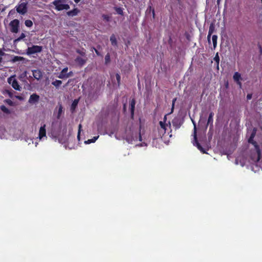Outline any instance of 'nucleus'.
Wrapping results in <instances>:
<instances>
[{"label":"nucleus","mask_w":262,"mask_h":262,"mask_svg":"<svg viewBox=\"0 0 262 262\" xmlns=\"http://www.w3.org/2000/svg\"><path fill=\"white\" fill-rule=\"evenodd\" d=\"M235 82L237 83V84L239 86V88H241L242 84L241 80L238 81H235Z\"/></svg>","instance_id":"nucleus-42"},{"label":"nucleus","mask_w":262,"mask_h":262,"mask_svg":"<svg viewBox=\"0 0 262 262\" xmlns=\"http://www.w3.org/2000/svg\"><path fill=\"white\" fill-rule=\"evenodd\" d=\"M25 25L28 27H31L33 26V22L29 19L26 20L25 21Z\"/></svg>","instance_id":"nucleus-32"},{"label":"nucleus","mask_w":262,"mask_h":262,"mask_svg":"<svg viewBox=\"0 0 262 262\" xmlns=\"http://www.w3.org/2000/svg\"><path fill=\"white\" fill-rule=\"evenodd\" d=\"M46 136V125L43 124V126H41L39 131V138L42 139L43 137Z\"/></svg>","instance_id":"nucleus-15"},{"label":"nucleus","mask_w":262,"mask_h":262,"mask_svg":"<svg viewBox=\"0 0 262 262\" xmlns=\"http://www.w3.org/2000/svg\"><path fill=\"white\" fill-rule=\"evenodd\" d=\"M17 12L22 15H24L27 12V3H21L16 7Z\"/></svg>","instance_id":"nucleus-7"},{"label":"nucleus","mask_w":262,"mask_h":262,"mask_svg":"<svg viewBox=\"0 0 262 262\" xmlns=\"http://www.w3.org/2000/svg\"><path fill=\"white\" fill-rule=\"evenodd\" d=\"M8 82L11 84L14 89L17 91H20L21 87L17 80L14 77H10L8 79Z\"/></svg>","instance_id":"nucleus-8"},{"label":"nucleus","mask_w":262,"mask_h":262,"mask_svg":"<svg viewBox=\"0 0 262 262\" xmlns=\"http://www.w3.org/2000/svg\"><path fill=\"white\" fill-rule=\"evenodd\" d=\"M152 14H153V16L154 17V16H155V11H154V9H153V10H152Z\"/></svg>","instance_id":"nucleus-47"},{"label":"nucleus","mask_w":262,"mask_h":262,"mask_svg":"<svg viewBox=\"0 0 262 262\" xmlns=\"http://www.w3.org/2000/svg\"><path fill=\"white\" fill-rule=\"evenodd\" d=\"M82 125L81 124H80L78 126V132L77 135V139L79 141L80 140V132L81 130Z\"/></svg>","instance_id":"nucleus-36"},{"label":"nucleus","mask_w":262,"mask_h":262,"mask_svg":"<svg viewBox=\"0 0 262 262\" xmlns=\"http://www.w3.org/2000/svg\"><path fill=\"white\" fill-rule=\"evenodd\" d=\"M212 40L213 42V47L215 48L217 45V36L216 35H213L212 36Z\"/></svg>","instance_id":"nucleus-26"},{"label":"nucleus","mask_w":262,"mask_h":262,"mask_svg":"<svg viewBox=\"0 0 262 262\" xmlns=\"http://www.w3.org/2000/svg\"><path fill=\"white\" fill-rule=\"evenodd\" d=\"M135 105H136V100L135 99H132L130 102V114H131V118L132 119H134V111L135 109Z\"/></svg>","instance_id":"nucleus-11"},{"label":"nucleus","mask_w":262,"mask_h":262,"mask_svg":"<svg viewBox=\"0 0 262 262\" xmlns=\"http://www.w3.org/2000/svg\"><path fill=\"white\" fill-rule=\"evenodd\" d=\"M24 57H21V56H15L13 57V59H12V61L13 62H16V61H22L24 60Z\"/></svg>","instance_id":"nucleus-30"},{"label":"nucleus","mask_w":262,"mask_h":262,"mask_svg":"<svg viewBox=\"0 0 262 262\" xmlns=\"http://www.w3.org/2000/svg\"><path fill=\"white\" fill-rule=\"evenodd\" d=\"M5 92H6V93H7L9 97H10L11 98H13V94L12 91L7 90L5 91Z\"/></svg>","instance_id":"nucleus-37"},{"label":"nucleus","mask_w":262,"mask_h":262,"mask_svg":"<svg viewBox=\"0 0 262 262\" xmlns=\"http://www.w3.org/2000/svg\"><path fill=\"white\" fill-rule=\"evenodd\" d=\"M72 74H73L72 72H69V73H67V75H69V77L70 76H72Z\"/></svg>","instance_id":"nucleus-45"},{"label":"nucleus","mask_w":262,"mask_h":262,"mask_svg":"<svg viewBox=\"0 0 262 262\" xmlns=\"http://www.w3.org/2000/svg\"><path fill=\"white\" fill-rule=\"evenodd\" d=\"M86 58H83L80 56H77L75 59L76 63L81 67L83 66L86 63Z\"/></svg>","instance_id":"nucleus-12"},{"label":"nucleus","mask_w":262,"mask_h":262,"mask_svg":"<svg viewBox=\"0 0 262 262\" xmlns=\"http://www.w3.org/2000/svg\"><path fill=\"white\" fill-rule=\"evenodd\" d=\"M15 97L19 100H22L23 99V98L20 96H15Z\"/></svg>","instance_id":"nucleus-43"},{"label":"nucleus","mask_w":262,"mask_h":262,"mask_svg":"<svg viewBox=\"0 0 262 262\" xmlns=\"http://www.w3.org/2000/svg\"><path fill=\"white\" fill-rule=\"evenodd\" d=\"M4 102L7 103L10 106H13L14 105V102L10 99H7L4 100Z\"/></svg>","instance_id":"nucleus-33"},{"label":"nucleus","mask_w":262,"mask_h":262,"mask_svg":"<svg viewBox=\"0 0 262 262\" xmlns=\"http://www.w3.org/2000/svg\"><path fill=\"white\" fill-rule=\"evenodd\" d=\"M172 125L175 129H178L182 125V122L179 118H174L172 121Z\"/></svg>","instance_id":"nucleus-16"},{"label":"nucleus","mask_w":262,"mask_h":262,"mask_svg":"<svg viewBox=\"0 0 262 262\" xmlns=\"http://www.w3.org/2000/svg\"><path fill=\"white\" fill-rule=\"evenodd\" d=\"M63 112V107L61 105V104H59V107H58V111L57 113V115L56 116V118L57 119H59L60 118L61 114Z\"/></svg>","instance_id":"nucleus-21"},{"label":"nucleus","mask_w":262,"mask_h":262,"mask_svg":"<svg viewBox=\"0 0 262 262\" xmlns=\"http://www.w3.org/2000/svg\"><path fill=\"white\" fill-rule=\"evenodd\" d=\"M214 60L216 63V68L217 69H219V62H220V57L218 55V53H216L215 57H214Z\"/></svg>","instance_id":"nucleus-28"},{"label":"nucleus","mask_w":262,"mask_h":262,"mask_svg":"<svg viewBox=\"0 0 262 262\" xmlns=\"http://www.w3.org/2000/svg\"><path fill=\"white\" fill-rule=\"evenodd\" d=\"M256 129L253 128L249 138L248 143L254 146V149L251 150L250 159L251 162L255 164L257 167H261L262 166V143L258 144L253 139L255 136Z\"/></svg>","instance_id":"nucleus-1"},{"label":"nucleus","mask_w":262,"mask_h":262,"mask_svg":"<svg viewBox=\"0 0 262 262\" xmlns=\"http://www.w3.org/2000/svg\"><path fill=\"white\" fill-rule=\"evenodd\" d=\"M33 76L37 80H39L42 76V72L39 70H35L32 71Z\"/></svg>","instance_id":"nucleus-14"},{"label":"nucleus","mask_w":262,"mask_h":262,"mask_svg":"<svg viewBox=\"0 0 262 262\" xmlns=\"http://www.w3.org/2000/svg\"><path fill=\"white\" fill-rule=\"evenodd\" d=\"M123 108L124 110H125V104L124 105Z\"/></svg>","instance_id":"nucleus-51"},{"label":"nucleus","mask_w":262,"mask_h":262,"mask_svg":"<svg viewBox=\"0 0 262 262\" xmlns=\"http://www.w3.org/2000/svg\"><path fill=\"white\" fill-rule=\"evenodd\" d=\"M67 2V0H55L52 4L55 6V9L57 11L67 10L70 9V6L65 4Z\"/></svg>","instance_id":"nucleus-3"},{"label":"nucleus","mask_w":262,"mask_h":262,"mask_svg":"<svg viewBox=\"0 0 262 262\" xmlns=\"http://www.w3.org/2000/svg\"><path fill=\"white\" fill-rule=\"evenodd\" d=\"M213 115H214V113L213 112H210V114H209L208 118L207 125H210L211 127L213 126Z\"/></svg>","instance_id":"nucleus-18"},{"label":"nucleus","mask_w":262,"mask_h":262,"mask_svg":"<svg viewBox=\"0 0 262 262\" xmlns=\"http://www.w3.org/2000/svg\"><path fill=\"white\" fill-rule=\"evenodd\" d=\"M252 94H248L247 95V100H250L252 98Z\"/></svg>","instance_id":"nucleus-41"},{"label":"nucleus","mask_w":262,"mask_h":262,"mask_svg":"<svg viewBox=\"0 0 262 262\" xmlns=\"http://www.w3.org/2000/svg\"><path fill=\"white\" fill-rule=\"evenodd\" d=\"M0 109L2 112L6 114H10L11 113L10 111L4 105L0 106Z\"/></svg>","instance_id":"nucleus-22"},{"label":"nucleus","mask_w":262,"mask_h":262,"mask_svg":"<svg viewBox=\"0 0 262 262\" xmlns=\"http://www.w3.org/2000/svg\"><path fill=\"white\" fill-rule=\"evenodd\" d=\"M166 116H165L163 118V121L159 122L160 126L158 128V135L155 137L157 138H161L166 133V127L167 124H166Z\"/></svg>","instance_id":"nucleus-2"},{"label":"nucleus","mask_w":262,"mask_h":262,"mask_svg":"<svg viewBox=\"0 0 262 262\" xmlns=\"http://www.w3.org/2000/svg\"><path fill=\"white\" fill-rule=\"evenodd\" d=\"M76 53L79 54L82 56H85V50L84 48H82L81 50L80 49H77L76 50Z\"/></svg>","instance_id":"nucleus-25"},{"label":"nucleus","mask_w":262,"mask_h":262,"mask_svg":"<svg viewBox=\"0 0 262 262\" xmlns=\"http://www.w3.org/2000/svg\"><path fill=\"white\" fill-rule=\"evenodd\" d=\"M215 31V27L213 24H211L209 28L208 34L207 35V40L209 43H210V38L211 35Z\"/></svg>","instance_id":"nucleus-13"},{"label":"nucleus","mask_w":262,"mask_h":262,"mask_svg":"<svg viewBox=\"0 0 262 262\" xmlns=\"http://www.w3.org/2000/svg\"><path fill=\"white\" fill-rule=\"evenodd\" d=\"M9 26L10 27V31L11 32L14 33H17L18 32L19 28V21L17 19H13L11 21Z\"/></svg>","instance_id":"nucleus-5"},{"label":"nucleus","mask_w":262,"mask_h":262,"mask_svg":"<svg viewBox=\"0 0 262 262\" xmlns=\"http://www.w3.org/2000/svg\"><path fill=\"white\" fill-rule=\"evenodd\" d=\"M40 97L36 93L31 95L29 99V103L32 104L37 103L39 100Z\"/></svg>","instance_id":"nucleus-9"},{"label":"nucleus","mask_w":262,"mask_h":262,"mask_svg":"<svg viewBox=\"0 0 262 262\" xmlns=\"http://www.w3.org/2000/svg\"><path fill=\"white\" fill-rule=\"evenodd\" d=\"M110 41L114 46H117V41L114 34H112L110 37Z\"/></svg>","instance_id":"nucleus-20"},{"label":"nucleus","mask_w":262,"mask_h":262,"mask_svg":"<svg viewBox=\"0 0 262 262\" xmlns=\"http://www.w3.org/2000/svg\"><path fill=\"white\" fill-rule=\"evenodd\" d=\"M139 140L141 141V136L140 134L139 135Z\"/></svg>","instance_id":"nucleus-49"},{"label":"nucleus","mask_w":262,"mask_h":262,"mask_svg":"<svg viewBox=\"0 0 262 262\" xmlns=\"http://www.w3.org/2000/svg\"><path fill=\"white\" fill-rule=\"evenodd\" d=\"M260 51L261 50V47H260Z\"/></svg>","instance_id":"nucleus-52"},{"label":"nucleus","mask_w":262,"mask_h":262,"mask_svg":"<svg viewBox=\"0 0 262 262\" xmlns=\"http://www.w3.org/2000/svg\"><path fill=\"white\" fill-rule=\"evenodd\" d=\"M42 47L37 45H33L31 47H28L27 50L28 55H32L39 53L42 51Z\"/></svg>","instance_id":"nucleus-6"},{"label":"nucleus","mask_w":262,"mask_h":262,"mask_svg":"<svg viewBox=\"0 0 262 262\" xmlns=\"http://www.w3.org/2000/svg\"><path fill=\"white\" fill-rule=\"evenodd\" d=\"M68 71V68L66 67L63 68L62 71L59 73L58 77L60 79H64L69 77V75L67 74V72Z\"/></svg>","instance_id":"nucleus-10"},{"label":"nucleus","mask_w":262,"mask_h":262,"mask_svg":"<svg viewBox=\"0 0 262 262\" xmlns=\"http://www.w3.org/2000/svg\"><path fill=\"white\" fill-rule=\"evenodd\" d=\"M98 137H94L93 138L91 139H89L87 141H84L85 144H90L91 143H94L96 140L98 139Z\"/></svg>","instance_id":"nucleus-29"},{"label":"nucleus","mask_w":262,"mask_h":262,"mask_svg":"<svg viewBox=\"0 0 262 262\" xmlns=\"http://www.w3.org/2000/svg\"><path fill=\"white\" fill-rule=\"evenodd\" d=\"M111 61L110 59V55L109 53H107L105 56V63L107 64Z\"/></svg>","instance_id":"nucleus-31"},{"label":"nucleus","mask_w":262,"mask_h":262,"mask_svg":"<svg viewBox=\"0 0 262 262\" xmlns=\"http://www.w3.org/2000/svg\"><path fill=\"white\" fill-rule=\"evenodd\" d=\"M62 84V81L59 80H56L52 82V84L56 88L59 87Z\"/></svg>","instance_id":"nucleus-27"},{"label":"nucleus","mask_w":262,"mask_h":262,"mask_svg":"<svg viewBox=\"0 0 262 262\" xmlns=\"http://www.w3.org/2000/svg\"><path fill=\"white\" fill-rule=\"evenodd\" d=\"M219 0H217V2H219Z\"/></svg>","instance_id":"nucleus-53"},{"label":"nucleus","mask_w":262,"mask_h":262,"mask_svg":"<svg viewBox=\"0 0 262 262\" xmlns=\"http://www.w3.org/2000/svg\"><path fill=\"white\" fill-rule=\"evenodd\" d=\"M179 3L181 2V0H177Z\"/></svg>","instance_id":"nucleus-50"},{"label":"nucleus","mask_w":262,"mask_h":262,"mask_svg":"<svg viewBox=\"0 0 262 262\" xmlns=\"http://www.w3.org/2000/svg\"><path fill=\"white\" fill-rule=\"evenodd\" d=\"M192 123L194 125V128H193V144L194 145L196 146L198 148L203 154L206 153V151L204 150V149L202 147V146L201 145V144L199 143L197 137H196V124L195 122L192 120Z\"/></svg>","instance_id":"nucleus-4"},{"label":"nucleus","mask_w":262,"mask_h":262,"mask_svg":"<svg viewBox=\"0 0 262 262\" xmlns=\"http://www.w3.org/2000/svg\"><path fill=\"white\" fill-rule=\"evenodd\" d=\"M78 100H75L73 101V103H72V106L73 107H75V106H76V105H77V103H78Z\"/></svg>","instance_id":"nucleus-40"},{"label":"nucleus","mask_w":262,"mask_h":262,"mask_svg":"<svg viewBox=\"0 0 262 262\" xmlns=\"http://www.w3.org/2000/svg\"><path fill=\"white\" fill-rule=\"evenodd\" d=\"M5 54V53L2 51V50H0V56L1 57L2 56H3Z\"/></svg>","instance_id":"nucleus-44"},{"label":"nucleus","mask_w":262,"mask_h":262,"mask_svg":"<svg viewBox=\"0 0 262 262\" xmlns=\"http://www.w3.org/2000/svg\"><path fill=\"white\" fill-rule=\"evenodd\" d=\"M116 79L117 81L118 85L119 86L120 84V82H121V76L119 75V74L117 73L116 74Z\"/></svg>","instance_id":"nucleus-34"},{"label":"nucleus","mask_w":262,"mask_h":262,"mask_svg":"<svg viewBox=\"0 0 262 262\" xmlns=\"http://www.w3.org/2000/svg\"><path fill=\"white\" fill-rule=\"evenodd\" d=\"M93 50H94L96 53V54L98 55V56H101V54L100 53V52L96 49L94 47H93L92 48Z\"/></svg>","instance_id":"nucleus-39"},{"label":"nucleus","mask_w":262,"mask_h":262,"mask_svg":"<svg viewBox=\"0 0 262 262\" xmlns=\"http://www.w3.org/2000/svg\"><path fill=\"white\" fill-rule=\"evenodd\" d=\"M114 9H115V10L116 11V13L118 14H119V15H124L123 8H122L121 7H115L114 8Z\"/></svg>","instance_id":"nucleus-23"},{"label":"nucleus","mask_w":262,"mask_h":262,"mask_svg":"<svg viewBox=\"0 0 262 262\" xmlns=\"http://www.w3.org/2000/svg\"><path fill=\"white\" fill-rule=\"evenodd\" d=\"M102 17L106 21L108 22L110 21V17L108 15L103 14Z\"/></svg>","instance_id":"nucleus-35"},{"label":"nucleus","mask_w":262,"mask_h":262,"mask_svg":"<svg viewBox=\"0 0 262 262\" xmlns=\"http://www.w3.org/2000/svg\"><path fill=\"white\" fill-rule=\"evenodd\" d=\"M26 37V35L24 33H21L20 36L18 37L17 38H16L14 40V43H17L19 41H20L21 39H23L24 38Z\"/></svg>","instance_id":"nucleus-24"},{"label":"nucleus","mask_w":262,"mask_h":262,"mask_svg":"<svg viewBox=\"0 0 262 262\" xmlns=\"http://www.w3.org/2000/svg\"><path fill=\"white\" fill-rule=\"evenodd\" d=\"M76 3H78L81 0H74Z\"/></svg>","instance_id":"nucleus-46"},{"label":"nucleus","mask_w":262,"mask_h":262,"mask_svg":"<svg viewBox=\"0 0 262 262\" xmlns=\"http://www.w3.org/2000/svg\"><path fill=\"white\" fill-rule=\"evenodd\" d=\"M79 10L77 8H74L72 10L67 12V14L69 16H74L78 14Z\"/></svg>","instance_id":"nucleus-17"},{"label":"nucleus","mask_w":262,"mask_h":262,"mask_svg":"<svg viewBox=\"0 0 262 262\" xmlns=\"http://www.w3.org/2000/svg\"><path fill=\"white\" fill-rule=\"evenodd\" d=\"M233 79L235 82L242 80L241 74L237 72H236L234 73Z\"/></svg>","instance_id":"nucleus-19"},{"label":"nucleus","mask_w":262,"mask_h":262,"mask_svg":"<svg viewBox=\"0 0 262 262\" xmlns=\"http://www.w3.org/2000/svg\"><path fill=\"white\" fill-rule=\"evenodd\" d=\"M2 60H3V58L2 57L0 56V63L2 62Z\"/></svg>","instance_id":"nucleus-48"},{"label":"nucleus","mask_w":262,"mask_h":262,"mask_svg":"<svg viewBox=\"0 0 262 262\" xmlns=\"http://www.w3.org/2000/svg\"><path fill=\"white\" fill-rule=\"evenodd\" d=\"M177 98H174L172 99L171 113L173 112V111L174 109V104H175L176 101H177Z\"/></svg>","instance_id":"nucleus-38"}]
</instances>
